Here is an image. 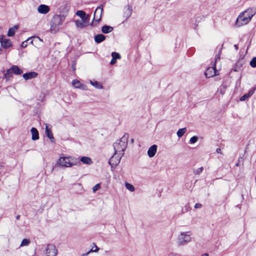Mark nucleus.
<instances>
[{
  "mask_svg": "<svg viewBox=\"0 0 256 256\" xmlns=\"http://www.w3.org/2000/svg\"><path fill=\"white\" fill-rule=\"evenodd\" d=\"M256 14V8H250L242 12L238 17L236 24L238 26L248 24Z\"/></svg>",
  "mask_w": 256,
  "mask_h": 256,
  "instance_id": "f257e3e1",
  "label": "nucleus"
},
{
  "mask_svg": "<svg viewBox=\"0 0 256 256\" xmlns=\"http://www.w3.org/2000/svg\"><path fill=\"white\" fill-rule=\"evenodd\" d=\"M128 138L129 134L125 133L120 139L117 140L113 144L116 154H120V156H124V152L127 148Z\"/></svg>",
  "mask_w": 256,
  "mask_h": 256,
  "instance_id": "f03ea898",
  "label": "nucleus"
},
{
  "mask_svg": "<svg viewBox=\"0 0 256 256\" xmlns=\"http://www.w3.org/2000/svg\"><path fill=\"white\" fill-rule=\"evenodd\" d=\"M56 164L62 167H72L73 166L80 164L78 158L70 157H61L56 162Z\"/></svg>",
  "mask_w": 256,
  "mask_h": 256,
  "instance_id": "7ed1b4c3",
  "label": "nucleus"
},
{
  "mask_svg": "<svg viewBox=\"0 0 256 256\" xmlns=\"http://www.w3.org/2000/svg\"><path fill=\"white\" fill-rule=\"evenodd\" d=\"M65 16L64 15H54L50 22V32L56 33L59 30L60 26L64 20Z\"/></svg>",
  "mask_w": 256,
  "mask_h": 256,
  "instance_id": "20e7f679",
  "label": "nucleus"
},
{
  "mask_svg": "<svg viewBox=\"0 0 256 256\" xmlns=\"http://www.w3.org/2000/svg\"><path fill=\"white\" fill-rule=\"evenodd\" d=\"M189 232H182L178 237L177 244L178 246H182L187 244L192 240Z\"/></svg>",
  "mask_w": 256,
  "mask_h": 256,
  "instance_id": "39448f33",
  "label": "nucleus"
},
{
  "mask_svg": "<svg viewBox=\"0 0 256 256\" xmlns=\"http://www.w3.org/2000/svg\"><path fill=\"white\" fill-rule=\"evenodd\" d=\"M104 4H102L96 9L94 14V18L92 22L90 24L91 26H93L94 24V22L98 23L102 18V14L103 12Z\"/></svg>",
  "mask_w": 256,
  "mask_h": 256,
  "instance_id": "423d86ee",
  "label": "nucleus"
},
{
  "mask_svg": "<svg viewBox=\"0 0 256 256\" xmlns=\"http://www.w3.org/2000/svg\"><path fill=\"white\" fill-rule=\"evenodd\" d=\"M122 156L120 154H114L110 158L108 163L112 167H116L120 163V159Z\"/></svg>",
  "mask_w": 256,
  "mask_h": 256,
  "instance_id": "0eeeda50",
  "label": "nucleus"
},
{
  "mask_svg": "<svg viewBox=\"0 0 256 256\" xmlns=\"http://www.w3.org/2000/svg\"><path fill=\"white\" fill-rule=\"evenodd\" d=\"M45 254L47 256H56L58 254V250L54 245L48 244L46 249Z\"/></svg>",
  "mask_w": 256,
  "mask_h": 256,
  "instance_id": "6e6552de",
  "label": "nucleus"
},
{
  "mask_svg": "<svg viewBox=\"0 0 256 256\" xmlns=\"http://www.w3.org/2000/svg\"><path fill=\"white\" fill-rule=\"evenodd\" d=\"M1 46L4 48H8L12 46V42L10 39L4 38L3 36H0Z\"/></svg>",
  "mask_w": 256,
  "mask_h": 256,
  "instance_id": "1a4fd4ad",
  "label": "nucleus"
},
{
  "mask_svg": "<svg viewBox=\"0 0 256 256\" xmlns=\"http://www.w3.org/2000/svg\"><path fill=\"white\" fill-rule=\"evenodd\" d=\"M205 76L206 78H212L216 75V64L212 67H208L206 70L204 72Z\"/></svg>",
  "mask_w": 256,
  "mask_h": 256,
  "instance_id": "9d476101",
  "label": "nucleus"
},
{
  "mask_svg": "<svg viewBox=\"0 0 256 256\" xmlns=\"http://www.w3.org/2000/svg\"><path fill=\"white\" fill-rule=\"evenodd\" d=\"M76 15L80 16L82 20L84 22H89L90 16L86 15V12L84 10H78L76 13Z\"/></svg>",
  "mask_w": 256,
  "mask_h": 256,
  "instance_id": "9b49d317",
  "label": "nucleus"
},
{
  "mask_svg": "<svg viewBox=\"0 0 256 256\" xmlns=\"http://www.w3.org/2000/svg\"><path fill=\"white\" fill-rule=\"evenodd\" d=\"M50 10L49 6L45 4H40L38 8V12L42 14H46Z\"/></svg>",
  "mask_w": 256,
  "mask_h": 256,
  "instance_id": "f8f14e48",
  "label": "nucleus"
},
{
  "mask_svg": "<svg viewBox=\"0 0 256 256\" xmlns=\"http://www.w3.org/2000/svg\"><path fill=\"white\" fill-rule=\"evenodd\" d=\"M132 8L130 6H128V8L124 9V18H125L124 22L126 21L130 16L132 13Z\"/></svg>",
  "mask_w": 256,
  "mask_h": 256,
  "instance_id": "ddd939ff",
  "label": "nucleus"
},
{
  "mask_svg": "<svg viewBox=\"0 0 256 256\" xmlns=\"http://www.w3.org/2000/svg\"><path fill=\"white\" fill-rule=\"evenodd\" d=\"M157 150V146L154 144L149 148L148 150V155L150 158H152L156 154Z\"/></svg>",
  "mask_w": 256,
  "mask_h": 256,
  "instance_id": "4468645a",
  "label": "nucleus"
},
{
  "mask_svg": "<svg viewBox=\"0 0 256 256\" xmlns=\"http://www.w3.org/2000/svg\"><path fill=\"white\" fill-rule=\"evenodd\" d=\"M256 88L255 87L252 88L248 93L244 94L240 98V101H244L247 98L251 96L255 92Z\"/></svg>",
  "mask_w": 256,
  "mask_h": 256,
  "instance_id": "2eb2a0df",
  "label": "nucleus"
},
{
  "mask_svg": "<svg viewBox=\"0 0 256 256\" xmlns=\"http://www.w3.org/2000/svg\"><path fill=\"white\" fill-rule=\"evenodd\" d=\"M38 76V74L34 72H30L23 74V78L26 80L32 79L36 78Z\"/></svg>",
  "mask_w": 256,
  "mask_h": 256,
  "instance_id": "dca6fc26",
  "label": "nucleus"
},
{
  "mask_svg": "<svg viewBox=\"0 0 256 256\" xmlns=\"http://www.w3.org/2000/svg\"><path fill=\"white\" fill-rule=\"evenodd\" d=\"M32 132V139L33 140H38L39 139V134L37 129L35 128H32L30 130Z\"/></svg>",
  "mask_w": 256,
  "mask_h": 256,
  "instance_id": "f3484780",
  "label": "nucleus"
},
{
  "mask_svg": "<svg viewBox=\"0 0 256 256\" xmlns=\"http://www.w3.org/2000/svg\"><path fill=\"white\" fill-rule=\"evenodd\" d=\"M46 134L48 138L52 142H54V138L53 136V134L52 133L50 129L48 128L47 124H46Z\"/></svg>",
  "mask_w": 256,
  "mask_h": 256,
  "instance_id": "a211bd4d",
  "label": "nucleus"
},
{
  "mask_svg": "<svg viewBox=\"0 0 256 256\" xmlns=\"http://www.w3.org/2000/svg\"><path fill=\"white\" fill-rule=\"evenodd\" d=\"M94 39L96 44H100L106 40V36L102 34H98L94 36Z\"/></svg>",
  "mask_w": 256,
  "mask_h": 256,
  "instance_id": "6ab92c4d",
  "label": "nucleus"
},
{
  "mask_svg": "<svg viewBox=\"0 0 256 256\" xmlns=\"http://www.w3.org/2000/svg\"><path fill=\"white\" fill-rule=\"evenodd\" d=\"M10 70L12 72L16 75H20L22 73V70L16 66H12Z\"/></svg>",
  "mask_w": 256,
  "mask_h": 256,
  "instance_id": "aec40b11",
  "label": "nucleus"
},
{
  "mask_svg": "<svg viewBox=\"0 0 256 256\" xmlns=\"http://www.w3.org/2000/svg\"><path fill=\"white\" fill-rule=\"evenodd\" d=\"M18 28V26L16 25L8 29V36H13L14 35L16 31Z\"/></svg>",
  "mask_w": 256,
  "mask_h": 256,
  "instance_id": "412c9836",
  "label": "nucleus"
},
{
  "mask_svg": "<svg viewBox=\"0 0 256 256\" xmlns=\"http://www.w3.org/2000/svg\"><path fill=\"white\" fill-rule=\"evenodd\" d=\"M113 30V27L107 25H104L102 28V32L104 34H108L112 32Z\"/></svg>",
  "mask_w": 256,
  "mask_h": 256,
  "instance_id": "4be33fe9",
  "label": "nucleus"
},
{
  "mask_svg": "<svg viewBox=\"0 0 256 256\" xmlns=\"http://www.w3.org/2000/svg\"><path fill=\"white\" fill-rule=\"evenodd\" d=\"M80 160L83 164H90L92 163V159L88 156H82L80 158Z\"/></svg>",
  "mask_w": 256,
  "mask_h": 256,
  "instance_id": "5701e85b",
  "label": "nucleus"
},
{
  "mask_svg": "<svg viewBox=\"0 0 256 256\" xmlns=\"http://www.w3.org/2000/svg\"><path fill=\"white\" fill-rule=\"evenodd\" d=\"M243 63L242 62L238 61L236 64L234 68V72H239L242 70V68L243 66Z\"/></svg>",
  "mask_w": 256,
  "mask_h": 256,
  "instance_id": "b1692460",
  "label": "nucleus"
},
{
  "mask_svg": "<svg viewBox=\"0 0 256 256\" xmlns=\"http://www.w3.org/2000/svg\"><path fill=\"white\" fill-rule=\"evenodd\" d=\"M88 23L89 22H87L86 23V22H84L83 20L80 21L78 20L76 22V26L80 28H83L86 26L88 25Z\"/></svg>",
  "mask_w": 256,
  "mask_h": 256,
  "instance_id": "393cba45",
  "label": "nucleus"
},
{
  "mask_svg": "<svg viewBox=\"0 0 256 256\" xmlns=\"http://www.w3.org/2000/svg\"><path fill=\"white\" fill-rule=\"evenodd\" d=\"M90 83L92 86L95 87L96 88H98V89L103 88V86L102 84L97 81L90 80Z\"/></svg>",
  "mask_w": 256,
  "mask_h": 256,
  "instance_id": "a878e982",
  "label": "nucleus"
},
{
  "mask_svg": "<svg viewBox=\"0 0 256 256\" xmlns=\"http://www.w3.org/2000/svg\"><path fill=\"white\" fill-rule=\"evenodd\" d=\"M94 244V247H92V248L89 250L86 253L82 254V256H86L87 255H88L89 254H90L92 252H97L98 250V246Z\"/></svg>",
  "mask_w": 256,
  "mask_h": 256,
  "instance_id": "bb28decb",
  "label": "nucleus"
},
{
  "mask_svg": "<svg viewBox=\"0 0 256 256\" xmlns=\"http://www.w3.org/2000/svg\"><path fill=\"white\" fill-rule=\"evenodd\" d=\"M186 128H180L177 132V136L178 138L182 137L184 134L186 132Z\"/></svg>",
  "mask_w": 256,
  "mask_h": 256,
  "instance_id": "cd10ccee",
  "label": "nucleus"
},
{
  "mask_svg": "<svg viewBox=\"0 0 256 256\" xmlns=\"http://www.w3.org/2000/svg\"><path fill=\"white\" fill-rule=\"evenodd\" d=\"M12 72L10 68L6 70V72L4 74V76L7 80H10V78H11V77L12 76Z\"/></svg>",
  "mask_w": 256,
  "mask_h": 256,
  "instance_id": "c85d7f7f",
  "label": "nucleus"
},
{
  "mask_svg": "<svg viewBox=\"0 0 256 256\" xmlns=\"http://www.w3.org/2000/svg\"><path fill=\"white\" fill-rule=\"evenodd\" d=\"M125 186L126 188L130 192H134V187L130 184L126 182Z\"/></svg>",
  "mask_w": 256,
  "mask_h": 256,
  "instance_id": "c756f323",
  "label": "nucleus"
},
{
  "mask_svg": "<svg viewBox=\"0 0 256 256\" xmlns=\"http://www.w3.org/2000/svg\"><path fill=\"white\" fill-rule=\"evenodd\" d=\"M30 243V240L29 239L24 238L22 241L20 246H28Z\"/></svg>",
  "mask_w": 256,
  "mask_h": 256,
  "instance_id": "7c9ffc66",
  "label": "nucleus"
},
{
  "mask_svg": "<svg viewBox=\"0 0 256 256\" xmlns=\"http://www.w3.org/2000/svg\"><path fill=\"white\" fill-rule=\"evenodd\" d=\"M72 86L76 88H80V82L77 80H72Z\"/></svg>",
  "mask_w": 256,
  "mask_h": 256,
  "instance_id": "2f4dec72",
  "label": "nucleus"
},
{
  "mask_svg": "<svg viewBox=\"0 0 256 256\" xmlns=\"http://www.w3.org/2000/svg\"><path fill=\"white\" fill-rule=\"evenodd\" d=\"M203 170H204V168L202 166L196 170H193V172L194 174H196V175L199 174L202 172Z\"/></svg>",
  "mask_w": 256,
  "mask_h": 256,
  "instance_id": "473e14b6",
  "label": "nucleus"
},
{
  "mask_svg": "<svg viewBox=\"0 0 256 256\" xmlns=\"http://www.w3.org/2000/svg\"><path fill=\"white\" fill-rule=\"evenodd\" d=\"M250 64L252 68L256 67V57H254L252 58L250 62Z\"/></svg>",
  "mask_w": 256,
  "mask_h": 256,
  "instance_id": "72a5a7b5",
  "label": "nucleus"
},
{
  "mask_svg": "<svg viewBox=\"0 0 256 256\" xmlns=\"http://www.w3.org/2000/svg\"><path fill=\"white\" fill-rule=\"evenodd\" d=\"M112 58H114L116 60V59H120V55L116 52H112Z\"/></svg>",
  "mask_w": 256,
  "mask_h": 256,
  "instance_id": "f704fd0d",
  "label": "nucleus"
},
{
  "mask_svg": "<svg viewBox=\"0 0 256 256\" xmlns=\"http://www.w3.org/2000/svg\"><path fill=\"white\" fill-rule=\"evenodd\" d=\"M198 140V138L196 136H194L190 138V144H194Z\"/></svg>",
  "mask_w": 256,
  "mask_h": 256,
  "instance_id": "c9c22d12",
  "label": "nucleus"
},
{
  "mask_svg": "<svg viewBox=\"0 0 256 256\" xmlns=\"http://www.w3.org/2000/svg\"><path fill=\"white\" fill-rule=\"evenodd\" d=\"M30 38H28L26 40L23 42L21 44V46L22 48H26L27 46L28 42L30 40Z\"/></svg>",
  "mask_w": 256,
  "mask_h": 256,
  "instance_id": "e433bc0d",
  "label": "nucleus"
},
{
  "mask_svg": "<svg viewBox=\"0 0 256 256\" xmlns=\"http://www.w3.org/2000/svg\"><path fill=\"white\" fill-rule=\"evenodd\" d=\"M100 188V184H96L93 188H92V190L93 192H96L97 190H98Z\"/></svg>",
  "mask_w": 256,
  "mask_h": 256,
  "instance_id": "4c0bfd02",
  "label": "nucleus"
},
{
  "mask_svg": "<svg viewBox=\"0 0 256 256\" xmlns=\"http://www.w3.org/2000/svg\"><path fill=\"white\" fill-rule=\"evenodd\" d=\"M202 204H200V203H196L194 205V208H202Z\"/></svg>",
  "mask_w": 256,
  "mask_h": 256,
  "instance_id": "58836bf2",
  "label": "nucleus"
},
{
  "mask_svg": "<svg viewBox=\"0 0 256 256\" xmlns=\"http://www.w3.org/2000/svg\"><path fill=\"white\" fill-rule=\"evenodd\" d=\"M222 88H223L224 90H222V88H220V92L222 94H224V90H225V88H226V86H222Z\"/></svg>",
  "mask_w": 256,
  "mask_h": 256,
  "instance_id": "ea45409f",
  "label": "nucleus"
},
{
  "mask_svg": "<svg viewBox=\"0 0 256 256\" xmlns=\"http://www.w3.org/2000/svg\"><path fill=\"white\" fill-rule=\"evenodd\" d=\"M116 60L112 58V60H111V61H110V64H114L116 63Z\"/></svg>",
  "mask_w": 256,
  "mask_h": 256,
  "instance_id": "a19ab883",
  "label": "nucleus"
},
{
  "mask_svg": "<svg viewBox=\"0 0 256 256\" xmlns=\"http://www.w3.org/2000/svg\"><path fill=\"white\" fill-rule=\"evenodd\" d=\"M216 152L218 154H221V149L220 148H218L216 150Z\"/></svg>",
  "mask_w": 256,
  "mask_h": 256,
  "instance_id": "79ce46f5",
  "label": "nucleus"
},
{
  "mask_svg": "<svg viewBox=\"0 0 256 256\" xmlns=\"http://www.w3.org/2000/svg\"><path fill=\"white\" fill-rule=\"evenodd\" d=\"M20 215H18L16 216V219L17 220H18L20 219Z\"/></svg>",
  "mask_w": 256,
  "mask_h": 256,
  "instance_id": "37998d69",
  "label": "nucleus"
},
{
  "mask_svg": "<svg viewBox=\"0 0 256 256\" xmlns=\"http://www.w3.org/2000/svg\"><path fill=\"white\" fill-rule=\"evenodd\" d=\"M234 48H235V49H236V50H238V46L236 44H235V45L234 46Z\"/></svg>",
  "mask_w": 256,
  "mask_h": 256,
  "instance_id": "c03bdc74",
  "label": "nucleus"
},
{
  "mask_svg": "<svg viewBox=\"0 0 256 256\" xmlns=\"http://www.w3.org/2000/svg\"><path fill=\"white\" fill-rule=\"evenodd\" d=\"M201 256H208V253H205L202 255Z\"/></svg>",
  "mask_w": 256,
  "mask_h": 256,
  "instance_id": "a18cd8bd",
  "label": "nucleus"
},
{
  "mask_svg": "<svg viewBox=\"0 0 256 256\" xmlns=\"http://www.w3.org/2000/svg\"><path fill=\"white\" fill-rule=\"evenodd\" d=\"M72 69H73V70L74 71L75 70H76V68L74 66H72Z\"/></svg>",
  "mask_w": 256,
  "mask_h": 256,
  "instance_id": "49530a36",
  "label": "nucleus"
},
{
  "mask_svg": "<svg viewBox=\"0 0 256 256\" xmlns=\"http://www.w3.org/2000/svg\"><path fill=\"white\" fill-rule=\"evenodd\" d=\"M236 166H239V163H238V162L236 163Z\"/></svg>",
  "mask_w": 256,
  "mask_h": 256,
  "instance_id": "de8ad7c7",
  "label": "nucleus"
},
{
  "mask_svg": "<svg viewBox=\"0 0 256 256\" xmlns=\"http://www.w3.org/2000/svg\"><path fill=\"white\" fill-rule=\"evenodd\" d=\"M30 43L32 44V40H31V41L30 42Z\"/></svg>",
  "mask_w": 256,
  "mask_h": 256,
  "instance_id": "09e8293b",
  "label": "nucleus"
}]
</instances>
